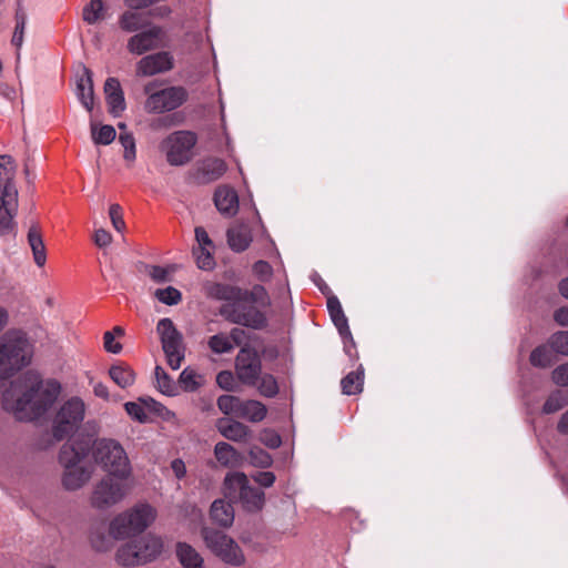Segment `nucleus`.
<instances>
[{"label": "nucleus", "mask_w": 568, "mask_h": 568, "mask_svg": "<svg viewBox=\"0 0 568 568\" xmlns=\"http://www.w3.org/2000/svg\"><path fill=\"white\" fill-rule=\"evenodd\" d=\"M124 408L129 416H131L133 419L140 423H146L150 419L149 414L146 413L145 405L143 403V398H141L139 403H125Z\"/></svg>", "instance_id": "49530a36"}, {"label": "nucleus", "mask_w": 568, "mask_h": 568, "mask_svg": "<svg viewBox=\"0 0 568 568\" xmlns=\"http://www.w3.org/2000/svg\"><path fill=\"white\" fill-rule=\"evenodd\" d=\"M17 165L9 155H0V235L13 230L18 207V190L14 185Z\"/></svg>", "instance_id": "39448f33"}, {"label": "nucleus", "mask_w": 568, "mask_h": 568, "mask_svg": "<svg viewBox=\"0 0 568 568\" xmlns=\"http://www.w3.org/2000/svg\"><path fill=\"white\" fill-rule=\"evenodd\" d=\"M327 308L331 315V318L338 329L339 335L342 336L345 348H347L346 343L349 342L352 345H354V341L352 337V333L348 326L347 318L344 314V311L342 308V305L336 296H332L327 300Z\"/></svg>", "instance_id": "4be33fe9"}, {"label": "nucleus", "mask_w": 568, "mask_h": 568, "mask_svg": "<svg viewBox=\"0 0 568 568\" xmlns=\"http://www.w3.org/2000/svg\"><path fill=\"white\" fill-rule=\"evenodd\" d=\"M216 384L225 390H233L235 386V378L232 372L222 371L216 376Z\"/></svg>", "instance_id": "5fc2aeb1"}, {"label": "nucleus", "mask_w": 568, "mask_h": 568, "mask_svg": "<svg viewBox=\"0 0 568 568\" xmlns=\"http://www.w3.org/2000/svg\"><path fill=\"white\" fill-rule=\"evenodd\" d=\"M548 346L555 353L568 356V331L554 333L548 339Z\"/></svg>", "instance_id": "a18cd8bd"}, {"label": "nucleus", "mask_w": 568, "mask_h": 568, "mask_svg": "<svg viewBox=\"0 0 568 568\" xmlns=\"http://www.w3.org/2000/svg\"><path fill=\"white\" fill-rule=\"evenodd\" d=\"M253 273L260 281H268L273 275L272 266L265 261H257L253 265Z\"/></svg>", "instance_id": "3c124183"}, {"label": "nucleus", "mask_w": 568, "mask_h": 568, "mask_svg": "<svg viewBox=\"0 0 568 568\" xmlns=\"http://www.w3.org/2000/svg\"><path fill=\"white\" fill-rule=\"evenodd\" d=\"M216 405L224 415H233L239 418L242 399L233 395H222L217 398Z\"/></svg>", "instance_id": "c9c22d12"}, {"label": "nucleus", "mask_w": 568, "mask_h": 568, "mask_svg": "<svg viewBox=\"0 0 568 568\" xmlns=\"http://www.w3.org/2000/svg\"><path fill=\"white\" fill-rule=\"evenodd\" d=\"M226 172V163L217 158H209L197 164L195 179L200 183H210Z\"/></svg>", "instance_id": "aec40b11"}, {"label": "nucleus", "mask_w": 568, "mask_h": 568, "mask_svg": "<svg viewBox=\"0 0 568 568\" xmlns=\"http://www.w3.org/2000/svg\"><path fill=\"white\" fill-rule=\"evenodd\" d=\"M103 346L106 352L112 354H119L122 351L121 343L115 342L113 333L109 331L103 334Z\"/></svg>", "instance_id": "4d7b16f0"}, {"label": "nucleus", "mask_w": 568, "mask_h": 568, "mask_svg": "<svg viewBox=\"0 0 568 568\" xmlns=\"http://www.w3.org/2000/svg\"><path fill=\"white\" fill-rule=\"evenodd\" d=\"M215 426L224 438L235 443H245L252 435L245 424L232 418H219Z\"/></svg>", "instance_id": "6ab92c4d"}, {"label": "nucleus", "mask_w": 568, "mask_h": 568, "mask_svg": "<svg viewBox=\"0 0 568 568\" xmlns=\"http://www.w3.org/2000/svg\"><path fill=\"white\" fill-rule=\"evenodd\" d=\"M171 468H172V471L174 473V475H175V477L178 479L183 478L185 476V474H186L185 464L180 458H176V459L172 460Z\"/></svg>", "instance_id": "0e129e2a"}, {"label": "nucleus", "mask_w": 568, "mask_h": 568, "mask_svg": "<svg viewBox=\"0 0 568 568\" xmlns=\"http://www.w3.org/2000/svg\"><path fill=\"white\" fill-rule=\"evenodd\" d=\"M224 486L231 497H239L243 506L251 511L260 510L264 505V493L248 485L244 473L226 475Z\"/></svg>", "instance_id": "9b49d317"}, {"label": "nucleus", "mask_w": 568, "mask_h": 568, "mask_svg": "<svg viewBox=\"0 0 568 568\" xmlns=\"http://www.w3.org/2000/svg\"><path fill=\"white\" fill-rule=\"evenodd\" d=\"M84 417V403L73 397L67 400L57 413L53 436L57 440L63 439L78 428Z\"/></svg>", "instance_id": "4468645a"}, {"label": "nucleus", "mask_w": 568, "mask_h": 568, "mask_svg": "<svg viewBox=\"0 0 568 568\" xmlns=\"http://www.w3.org/2000/svg\"><path fill=\"white\" fill-rule=\"evenodd\" d=\"M189 93L183 87H169L151 93L144 104L148 113L173 111L186 102Z\"/></svg>", "instance_id": "2eb2a0df"}, {"label": "nucleus", "mask_w": 568, "mask_h": 568, "mask_svg": "<svg viewBox=\"0 0 568 568\" xmlns=\"http://www.w3.org/2000/svg\"><path fill=\"white\" fill-rule=\"evenodd\" d=\"M92 140L95 144H110L115 139V130L112 125H102L97 128L91 125Z\"/></svg>", "instance_id": "a19ab883"}, {"label": "nucleus", "mask_w": 568, "mask_h": 568, "mask_svg": "<svg viewBox=\"0 0 568 568\" xmlns=\"http://www.w3.org/2000/svg\"><path fill=\"white\" fill-rule=\"evenodd\" d=\"M90 453L95 464L109 476L128 478L131 466L124 448L114 439L101 438L90 443Z\"/></svg>", "instance_id": "0eeeda50"}, {"label": "nucleus", "mask_w": 568, "mask_h": 568, "mask_svg": "<svg viewBox=\"0 0 568 568\" xmlns=\"http://www.w3.org/2000/svg\"><path fill=\"white\" fill-rule=\"evenodd\" d=\"M262 371V362L257 352L251 347H242L235 358L237 378L245 385L255 386Z\"/></svg>", "instance_id": "dca6fc26"}, {"label": "nucleus", "mask_w": 568, "mask_h": 568, "mask_svg": "<svg viewBox=\"0 0 568 568\" xmlns=\"http://www.w3.org/2000/svg\"><path fill=\"white\" fill-rule=\"evenodd\" d=\"M179 382L185 392H195L203 385V377L191 368H184Z\"/></svg>", "instance_id": "4c0bfd02"}, {"label": "nucleus", "mask_w": 568, "mask_h": 568, "mask_svg": "<svg viewBox=\"0 0 568 568\" xmlns=\"http://www.w3.org/2000/svg\"><path fill=\"white\" fill-rule=\"evenodd\" d=\"M156 388L164 395L174 396L176 395V386L173 379L168 373L161 367L156 366L154 369Z\"/></svg>", "instance_id": "e433bc0d"}, {"label": "nucleus", "mask_w": 568, "mask_h": 568, "mask_svg": "<svg viewBox=\"0 0 568 568\" xmlns=\"http://www.w3.org/2000/svg\"><path fill=\"white\" fill-rule=\"evenodd\" d=\"M554 320L560 326H568V306L558 308L554 313Z\"/></svg>", "instance_id": "69168bd1"}, {"label": "nucleus", "mask_w": 568, "mask_h": 568, "mask_svg": "<svg viewBox=\"0 0 568 568\" xmlns=\"http://www.w3.org/2000/svg\"><path fill=\"white\" fill-rule=\"evenodd\" d=\"M61 385L55 379L43 381L27 372L10 383L2 396V406L19 420H33L43 416L55 403Z\"/></svg>", "instance_id": "f257e3e1"}, {"label": "nucleus", "mask_w": 568, "mask_h": 568, "mask_svg": "<svg viewBox=\"0 0 568 568\" xmlns=\"http://www.w3.org/2000/svg\"><path fill=\"white\" fill-rule=\"evenodd\" d=\"M250 457L255 466L267 467L272 463L271 456L261 448L251 449Z\"/></svg>", "instance_id": "603ef678"}, {"label": "nucleus", "mask_w": 568, "mask_h": 568, "mask_svg": "<svg viewBox=\"0 0 568 568\" xmlns=\"http://www.w3.org/2000/svg\"><path fill=\"white\" fill-rule=\"evenodd\" d=\"M267 414L266 406L254 399L242 400L239 418L247 419L252 423L262 422Z\"/></svg>", "instance_id": "c756f323"}, {"label": "nucleus", "mask_w": 568, "mask_h": 568, "mask_svg": "<svg viewBox=\"0 0 568 568\" xmlns=\"http://www.w3.org/2000/svg\"><path fill=\"white\" fill-rule=\"evenodd\" d=\"M530 363L541 368L550 366L552 363L551 351L545 345L536 347L530 354Z\"/></svg>", "instance_id": "79ce46f5"}, {"label": "nucleus", "mask_w": 568, "mask_h": 568, "mask_svg": "<svg viewBox=\"0 0 568 568\" xmlns=\"http://www.w3.org/2000/svg\"><path fill=\"white\" fill-rule=\"evenodd\" d=\"M214 455L216 460L224 467H237L243 460V456L225 442H219L215 445Z\"/></svg>", "instance_id": "a878e982"}, {"label": "nucleus", "mask_w": 568, "mask_h": 568, "mask_svg": "<svg viewBox=\"0 0 568 568\" xmlns=\"http://www.w3.org/2000/svg\"><path fill=\"white\" fill-rule=\"evenodd\" d=\"M209 347L215 354H224L233 351L234 345L227 335L221 333L210 337Z\"/></svg>", "instance_id": "37998d69"}, {"label": "nucleus", "mask_w": 568, "mask_h": 568, "mask_svg": "<svg viewBox=\"0 0 568 568\" xmlns=\"http://www.w3.org/2000/svg\"><path fill=\"white\" fill-rule=\"evenodd\" d=\"M26 26L16 24L11 43L17 48V60H20V49L23 43Z\"/></svg>", "instance_id": "bf43d9fd"}, {"label": "nucleus", "mask_w": 568, "mask_h": 568, "mask_svg": "<svg viewBox=\"0 0 568 568\" xmlns=\"http://www.w3.org/2000/svg\"><path fill=\"white\" fill-rule=\"evenodd\" d=\"M163 29L159 26H151L149 29L132 36L126 44L129 52L141 55L146 51L154 50L160 47Z\"/></svg>", "instance_id": "f3484780"}, {"label": "nucleus", "mask_w": 568, "mask_h": 568, "mask_svg": "<svg viewBox=\"0 0 568 568\" xmlns=\"http://www.w3.org/2000/svg\"><path fill=\"white\" fill-rule=\"evenodd\" d=\"M28 243L33 254V261L39 266H44L47 262V252L42 234L38 225H31L28 231Z\"/></svg>", "instance_id": "bb28decb"}, {"label": "nucleus", "mask_w": 568, "mask_h": 568, "mask_svg": "<svg viewBox=\"0 0 568 568\" xmlns=\"http://www.w3.org/2000/svg\"><path fill=\"white\" fill-rule=\"evenodd\" d=\"M156 331L160 335L169 366L172 369H179L184 358L182 335L178 332L170 318L160 320L156 325Z\"/></svg>", "instance_id": "ddd939ff"}, {"label": "nucleus", "mask_w": 568, "mask_h": 568, "mask_svg": "<svg viewBox=\"0 0 568 568\" xmlns=\"http://www.w3.org/2000/svg\"><path fill=\"white\" fill-rule=\"evenodd\" d=\"M154 2L156 0H124L125 6L134 10L144 9Z\"/></svg>", "instance_id": "338daca9"}, {"label": "nucleus", "mask_w": 568, "mask_h": 568, "mask_svg": "<svg viewBox=\"0 0 568 568\" xmlns=\"http://www.w3.org/2000/svg\"><path fill=\"white\" fill-rule=\"evenodd\" d=\"M156 518V510L150 504L140 503L118 514L110 521V535L122 540L143 532Z\"/></svg>", "instance_id": "423d86ee"}, {"label": "nucleus", "mask_w": 568, "mask_h": 568, "mask_svg": "<svg viewBox=\"0 0 568 568\" xmlns=\"http://www.w3.org/2000/svg\"><path fill=\"white\" fill-rule=\"evenodd\" d=\"M163 550V541L154 535L122 545L115 554V560L124 567L145 565L153 561Z\"/></svg>", "instance_id": "6e6552de"}, {"label": "nucleus", "mask_w": 568, "mask_h": 568, "mask_svg": "<svg viewBox=\"0 0 568 568\" xmlns=\"http://www.w3.org/2000/svg\"><path fill=\"white\" fill-rule=\"evenodd\" d=\"M109 215L113 227L116 231L122 232L125 229L122 207L119 204H112L109 209Z\"/></svg>", "instance_id": "8fccbe9b"}, {"label": "nucleus", "mask_w": 568, "mask_h": 568, "mask_svg": "<svg viewBox=\"0 0 568 568\" xmlns=\"http://www.w3.org/2000/svg\"><path fill=\"white\" fill-rule=\"evenodd\" d=\"M214 247H197L194 248L193 254L196 260L199 268L210 271L214 267L215 261L213 257Z\"/></svg>", "instance_id": "c03bdc74"}, {"label": "nucleus", "mask_w": 568, "mask_h": 568, "mask_svg": "<svg viewBox=\"0 0 568 568\" xmlns=\"http://www.w3.org/2000/svg\"><path fill=\"white\" fill-rule=\"evenodd\" d=\"M202 538L211 552L224 564L240 567L245 564V556L239 544L225 532L204 527Z\"/></svg>", "instance_id": "1a4fd4ad"}, {"label": "nucleus", "mask_w": 568, "mask_h": 568, "mask_svg": "<svg viewBox=\"0 0 568 568\" xmlns=\"http://www.w3.org/2000/svg\"><path fill=\"white\" fill-rule=\"evenodd\" d=\"M195 239L197 242V247H214V244L207 232L202 226L195 227Z\"/></svg>", "instance_id": "052dcab7"}, {"label": "nucleus", "mask_w": 568, "mask_h": 568, "mask_svg": "<svg viewBox=\"0 0 568 568\" xmlns=\"http://www.w3.org/2000/svg\"><path fill=\"white\" fill-rule=\"evenodd\" d=\"M364 369L359 366L355 372L348 373L342 381L341 387L345 395H356L363 390Z\"/></svg>", "instance_id": "7c9ffc66"}, {"label": "nucleus", "mask_w": 568, "mask_h": 568, "mask_svg": "<svg viewBox=\"0 0 568 568\" xmlns=\"http://www.w3.org/2000/svg\"><path fill=\"white\" fill-rule=\"evenodd\" d=\"M75 92L81 104L88 111H92L94 103L92 73L85 67L82 68V75L77 80Z\"/></svg>", "instance_id": "b1692460"}, {"label": "nucleus", "mask_w": 568, "mask_h": 568, "mask_svg": "<svg viewBox=\"0 0 568 568\" xmlns=\"http://www.w3.org/2000/svg\"><path fill=\"white\" fill-rule=\"evenodd\" d=\"M109 375L111 379L121 388H126L133 385L135 381V374L133 369L130 366L122 364L113 365L109 371Z\"/></svg>", "instance_id": "72a5a7b5"}, {"label": "nucleus", "mask_w": 568, "mask_h": 568, "mask_svg": "<svg viewBox=\"0 0 568 568\" xmlns=\"http://www.w3.org/2000/svg\"><path fill=\"white\" fill-rule=\"evenodd\" d=\"M104 93L110 113L119 116L125 109V100L120 81L116 78H108L104 83Z\"/></svg>", "instance_id": "412c9836"}, {"label": "nucleus", "mask_w": 568, "mask_h": 568, "mask_svg": "<svg viewBox=\"0 0 568 568\" xmlns=\"http://www.w3.org/2000/svg\"><path fill=\"white\" fill-rule=\"evenodd\" d=\"M106 18V8L102 0H90L83 7L82 19L89 24H95Z\"/></svg>", "instance_id": "2f4dec72"}, {"label": "nucleus", "mask_w": 568, "mask_h": 568, "mask_svg": "<svg viewBox=\"0 0 568 568\" xmlns=\"http://www.w3.org/2000/svg\"><path fill=\"white\" fill-rule=\"evenodd\" d=\"M214 203L219 212L225 216H233L239 211V196L234 189L223 185L214 194Z\"/></svg>", "instance_id": "5701e85b"}, {"label": "nucleus", "mask_w": 568, "mask_h": 568, "mask_svg": "<svg viewBox=\"0 0 568 568\" xmlns=\"http://www.w3.org/2000/svg\"><path fill=\"white\" fill-rule=\"evenodd\" d=\"M90 439L65 443L59 454V463L63 467L62 486L70 491L82 488L93 475V466L89 463Z\"/></svg>", "instance_id": "7ed1b4c3"}, {"label": "nucleus", "mask_w": 568, "mask_h": 568, "mask_svg": "<svg viewBox=\"0 0 568 568\" xmlns=\"http://www.w3.org/2000/svg\"><path fill=\"white\" fill-rule=\"evenodd\" d=\"M252 242V234L246 225H236L227 231V243L235 252L245 251Z\"/></svg>", "instance_id": "cd10ccee"}, {"label": "nucleus", "mask_w": 568, "mask_h": 568, "mask_svg": "<svg viewBox=\"0 0 568 568\" xmlns=\"http://www.w3.org/2000/svg\"><path fill=\"white\" fill-rule=\"evenodd\" d=\"M257 389L261 395L272 398L278 393V385L275 377L271 374L260 375L257 381Z\"/></svg>", "instance_id": "ea45409f"}, {"label": "nucleus", "mask_w": 568, "mask_h": 568, "mask_svg": "<svg viewBox=\"0 0 568 568\" xmlns=\"http://www.w3.org/2000/svg\"><path fill=\"white\" fill-rule=\"evenodd\" d=\"M93 241L99 247H106L112 242V235L104 229H98L94 232Z\"/></svg>", "instance_id": "13d9d810"}, {"label": "nucleus", "mask_w": 568, "mask_h": 568, "mask_svg": "<svg viewBox=\"0 0 568 568\" xmlns=\"http://www.w3.org/2000/svg\"><path fill=\"white\" fill-rule=\"evenodd\" d=\"M113 539L110 532H105L103 526L92 527L89 534L90 544L97 551L109 550L112 547Z\"/></svg>", "instance_id": "f704fd0d"}, {"label": "nucleus", "mask_w": 568, "mask_h": 568, "mask_svg": "<svg viewBox=\"0 0 568 568\" xmlns=\"http://www.w3.org/2000/svg\"><path fill=\"white\" fill-rule=\"evenodd\" d=\"M196 144V135L190 131H176L161 144L166 160L171 165H183L192 158V149Z\"/></svg>", "instance_id": "f8f14e48"}, {"label": "nucleus", "mask_w": 568, "mask_h": 568, "mask_svg": "<svg viewBox=\"0 0 568 568\" xmlns=\"http://www.w3.org/2000/svg\"><path fill=\"white\" fill-rule=\"evenodd\" d=\"M173 68V58L169 52H158L142 58L136 63V73L143 77H151L166 72Z\"/></svg>", "instance_id": "a211bd4d"}, {"label": "nucleus", "mask_w": 568, "mask_h": 568, "mask_svg": "<svg viewBox=\"0 0 568 568\" xmlns=\"http://www.w3.org/2000/svg\"><path fill=\"white\" fill-rule=\"evenodd\" d=\"M207 295L225 302L220 308V314L226 321L253 329L266 327L267 320L262 308L270 304V298L263 286L255 285L252 290H243L215 283L207 287Z\"/></svg>", "instance_id": "f03ea898"}, {"label": "nucleus", "mask_w": 568, "mask_h": 568, "mask_svg": "<svg viewBox=\"0 0 568 568\" xmlns=\"http://www.w3.org/2000/svg\"><path fill=\"white\" fill-rule=\"evenodd\" d=\"M33 346L21 329H9L0 341V378H8L31 363Z\"/></svg>", "instance_id": "20e7f679"}, {"label": "nucleus", "mask_w": 568, "mask_h": 568, "mask_svg": "<svg viewBox=\"0 0 568 568\" xmlns=\"http://www.w3.org/2000/svg\"><path fill=\"white\" fill-rule=\"evenodd\" d=\"M124 478L104 476L97 481L90 495V505L98 510H106L121 503L129 493Z\"/></svg>", "instance_id": "9d476101"}, {"label": "nucleus", "mask_w": 568, "mask_h": 568, "mask_svg": "<svg viewBox=\"0 0 568 568\" xmlns=\"http://www.w3.org/2000/svg\"><path fill=\"white\" fill-rule=\"evenodd\" d=\"M119 27L128 33L136 32L144 27V17L134 9L126 10L119 18Z\"/></svg>", "instance_id": "473e14b6"}, {"label": "nucleus", "mask_w": 568, "mask_h": 568, "mask_svg": "<svg viewBox=\"0 0 568 568\" xmlns=\"http://www.w3.org/2000/svg\"><path fill=\"white\" fill-rule=\"evenodd\" d=\"M254 480L262 487H271L275 481V475L272 471H258L253 476Z\"/></svg>", "instance_id": "e2e57ef3"}, {"label": "nucleus", "mask_w": 568, "mask_h": 568, "mask_svg": "<svg viewBox=\"0 0 568 568\" xmlns=\"http://www.w3.org/2000/svg\"><path fill=\"white\" fill-rule=\"evenodd\" d=\"M155 297L166 305H175L181 301L182 295L175 287L168 286L166 288L156 290Z\"/></svg>", "instance_id": "09e8293b"}, {"label": "nucleus", "mask_w": 568, "mask_h": 568, "mask_svg": "<svg viewBox=\"0 0 568 568\" xmlns=\"http://www.w3.org/2000/svg\"><path fill=\"white\" fill-rule=\"evenodd\" d=\"M143 403L146 408V413H154L158 416L165 417L171 414V412L161 403L156 402L151 397L143 398Z\"/></svg>", "instance_id": "864d4df0"}, {"label": "nucleus", "mask_w": 568, "mask_h": 568, "mask_svg": "<svg viewBox=\"0 0 568 568\" xmlns=\"http://www.w3.org/2000/svg\"><path fill=\"white\" fill-rule=\"evenodd\" d=\"M148 274L156 283L166 282L169 278L168 270L161 266H151Z\"/></svg>", "instance_id": "680f3d73"}, {"label": "nucleus", "mask_w": 568, "mask_h": 568, "mask_svg": "<svg viewBox=\"0 0 568 568\" xmlns=\"http://www.w3.org/2000/svg\"><path fill=\"white\" fill-rule=\"evenodd\" d=\"M552 381L559 386H568V363L559 365L552 371Z\"/></svg>", "instance_id": "6e6d98bb"}, {"label": "nucleus", "mask_w": 568, "mask_h": 568, "mask_svg": "<svg viewBox=\"0 0 568 568\" xmlns=\"http://www.w3.org/2000/svg\"><path fill=\"white\" fill-rule=\"evenodd\" d=\"M210 514L212 520L223 527H229L234 521V509L223 499L213 501Z\"/></svg>", "instance_id": "c85d7f7f"}, {"label": "nucleus", "mask_w": 568, "mask_h": 568, "mask_svg": "<svg viewBox=\"0 0 568 568\" xmlns=\"http://www.w3.org/2000/svg\"><path fill=\"white\" fill-rule=\"evenodd\" d=\"M568 404V394L562 390H556L549 395L544 404L542 412L546 414H552L560 410L565 405Z\"/></svg>", "instance_id": "58836bf2"}, {"label": "nucleus", "mask_w": 568, "mask_h": 568, "mask_svg": "<svg viewBox=\"0 0 568 568\" xmlns=\"http://www.w3.org/2000/svg\"><path fill=\"white\" fill-rule=\"evenodd\" d=\"M175 554L183 568H205L201 554L186 542H178Z\"/></svg>", "instance_id": "393cba45"}, {"label": "nucleus", "mask_w": 568, "mask_h": 568, "mask_svg": "<svg viewBox=\"0 0 568 568\" xmlns=\"http://www.w3.org/2000/svg\"><path fill=\"white\" fill-rule=\"evenodd\" d=\"M119 141L124 149V160L129 163H133L136 156L135 140L133 135L129 132H121Z\"/></svg>", "instance_id": "de8ad7c7"}, {"label": "nucleus", "mask_w": 568, "mask_h": 568, "mask_svg": "<svg viewBox=\"0 0 568 568\" xmlns=\"http://www.w3.org/2000/svg\"><path fill=\"white\" fill-rule=\"evenodd\" d=\"M558 430L568 436V410L561 416L558 423Z\"/></svg>", "instance_id": "774afa93"}]
</instances>
